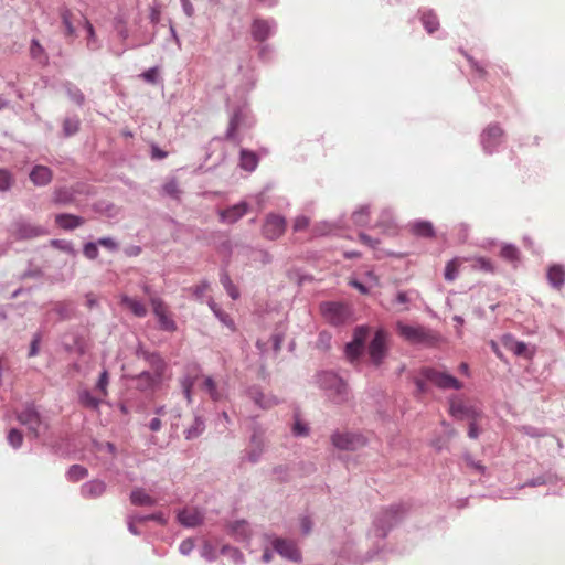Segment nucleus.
Masks as SVG:
<instances>
[{"instance_id": "nucleus-15", "label": "nucleus", "mask_w": 565, "mask_h": 565, "mask_svg": "<svg viewBox=\"0 0 565 565\" xmlns=\"http://www.w3.org/2000/svg\"><path fill=\"white\" fill-rule=\"evenodd\" d=\"M503 131L497 125H490L481 135V143L487 153H492L502 141Z\"/></svg>"}, {"instance_id": "nucleus-23", "label": "nucleus", "mask_w": 565, "mask_h": 565, "mask_svg": "<svg viewBox=\"0 0 565 565\" xmlns=\"http://www.w3.org/2000/svg\"><path fill=\"white\" fill-rule=\"evenodd\" d=\"M201 387L215 402L222 401L226 396L225 386L216 383L212 376H204Z\"/></svg>"}, {"instance_id": "nucleus-29", "label": "nucleus", "mask_w": 565, "mask_h": 565, "mask_svg": "<svg viewBox=\"0 0 565 565\" xmlns=\"http://www.w3.org/2000/svg\"><path fill=\"white\" fill-rule=\"evenodd\" d=\"M130 501L138 507H152L157 503L156 499L149 495L145 489L136 488L130 493Z\"/></svg>"}, {"instance_id": "nucleus-16", "label": "nucleus", "mask_w": 565, "mask_h": 565, "mask_svg": "<svg viewBox=\"0 0 565 565\" xmlns=\"http://www.w3.org/2000/svg\"><path fill=\"white\" fill-rule=\"evenodd\" d=\"M136 388L140 392H153L162 382V377L149 371H142L134 377Z\"/></svg>"}, {"instance_id": "nucleus-54", "label": "nucleus", "mask_w": 565, "mask_h": 565, "mask_svg": "<svg viewBox=\"0 0 565 565\" xmlns=\"http://www.w3.org/2000/svg\"><path fill=\"white\" fill-rule=\"evenodd\" d=\"M163 191L171 198L178 199L180 195V190L178 182L175 180H170L163 185Z\"/></svg>"}, {"instance_id": "nucleus-37", "label": "nucleus", "mask_w": 565, "mask_h": 565, "mask_svg": "<svg viewBox=\"0 0 565 565\" xmlns=\"http://www.w3.org/2000/svg\"><path fill=\"white\" fill-rule=\"evenodd\" d=\"M88 470L81 465H73L68 468L66 477L70 481L76 482L87 477Z\"/></svg>"}, {"instance_id": "nucleus-35", "label": "nucleus", "mask_w": 565, "mask_h": 565, "mask_svg": "<svg viewBox=\"0 0 565 565\" xmlns=\"http://www.w3.org/2000/svg\"><path fill=\"white\" fill-rule=\"evenodd\" d=\"M205 429V423L200 416H195L193 424L184 431L188 440L194 439L202 435Z\"/></svg>"}, {"instance_id": "nucleus-55", "label": "nucleus", "mask_w": 565, "mask_h": 565, "mask_svg": "<svg viewBox=\"0 0 565 565\" xmlns=\"http://www.w3.org/2000/svg\"><path fill=\"white\" fill-rule=\"evenodd\" d=\"M136 516V521L138 523H142V522H147V521H157L159 523H164L166 520L163 518V514L158 512V513H152V514H147V515H140V514H135Z\"/></svg>"}, {"instance_id": "nucleus-53", "label": "nucleus", "mask_w": 565, "mask_h": 565, "mask_svg": "<svg viewBox=\"0 0 565 565\" xmlns=\"http://www.w3.org/2000/svg\"><path fill=\"white\" fill-rule=\"evenodd\" d=\"M194 385V380L191 376H185L181 380V387L188 403L192 402L191 391Z\"/></svg>"}, {"instance_id": "nucleus-11", "label": "nucleus", "mask_w": 565, "mask_h": 565, "mask_svg": "<svg viewBox=\"0 0 565 565\" xmlns=\"http://www.w3.org/2000/svg\"><path fill=\"white\" fill-rule=\"evenodd\" d=\"M150 303L161 330L172 332L177 329L174 320L168 315L167 306L162 299L150 297Z\"/></svg>"}, {"instance_id": "nucleus-30", "label": "nucleus", "mask_w": 565, "mask_h": 565, "mask_svg": "<svg viewBox=\"0 0 565 565\" xmlns=\"http://www.w3.org/2000/svg\"><path fill=\"white\" fill-rule=\"evenodd\" d=\"M55 222L64 230H74L84 224V218L72 214H57Z\"/></svg>"}, {"instance_id": "nucleus-40", "label": "nucleus", "mask_w": 565, "mask_h": 565, "mask_svg": "<svg viewBox=\"0 0 565 565\" xmlns=\"http://www.w3.org/2000/svg\"><path fill=\"white\" fill-rule=\"evenodd\" d=\"M221 284L223 285L224 289L227 291L228 296L232 299H237L239 297V291L236 288V286L232 282L230 276L226 273L221 274Z\"/></svg>"}, {"instance_id": "nucleus-14", "label": "nucleus", "mask_w": 565, "mask_h": 565, "mask_svg": "<svg viewBox=\"0 0 565 565\" xmlns=\"http://www.w3.org/2000/svg\"><path fill=\"white\" fill-rule=\"evenodd\" d=\"M286 230V220L276 214H270L266 217L263 226V234L268 239L279 238Z\"/></svg>"}, {"instance_id": "nucleus-26", "label": "nucleus", "mask_w": 565, "mask_h": 565, "mask_svg": "<svg viewBox=\"0 0 565 565\" xmlns=\"http://www.w3.org/2000/svg\"><path fill=\"white\" fill-rule=\"evenodd\" d=\"M502 342L505 349L511 351L513 354L524 358L531 356V351L525 342L518 341L511 335H504L502 338Z\"/></svg>"}, {"instance_id": "nucleus-4", "label": "nucleus", "mask_w": 565, "mask_h": 565, "mask_svg": "<svg viewBox=\"0 0 565 565\" xmlns=\"http://www.w3.org/2000/svg\"><path fill=\"white\" fill-rule=\"evenodd\" d=\"M420 375L428 380L434 386L439 390H455L460 391L463 387V383L458 379L449 374L448 372L434 367H423Z\"/></svg>"}, {"instance_id": "nucleus-10", "label": "nucleus", "mask_w": 565, "mask_h": 565, "mask_svg": "<svg viewBox=\"0 0 565 565\" xmlns=\"http://www.w3.org/2000/svg\"><path fill=\"white\" fill-rule=\"evenodd\" d=\"M253 120L249 118V111L246 107L236 108L230 118V125L226 130V138L233 141H238L236 138V130L241 127H250Z\"/></svg>"}, {"instance_id": "nucleus-22", "label": "nucleus", "mask_w": 565, "mask_h": 565, "mask_svg": "<svg viewBox=\"0 0 565 565\" xmlns=\"http://www.w3.org/2000/svg\"><path fill=\"white\" fill-rule=\"evenodd\" d=\"M137 355L148 362L152 370L151 373L163 377V373L166 371V362L158 353L138 350Z\"/></svg>"}, {"instance_id": "nucleus-39", "label": "nucleus", "mask_w": 565, "mask_h": 565, "mask_svg": "<svg viewBox=\"0 0 565 565\" xmlns=\"http://www.w3.org/2000/svg\"><path fill=\"white\" fill-rule=\"evenodd\" d=\"M422 22H423V24H424V26H425V29L427 30L428 33H433L439 26V22H438L437 17L433 12H430V11L423 13Z\"/></svg>"}, {"instance_id": "nucleus-51", "label": "nucleus", "mask_w": 565, "mask_h": 565, "mask_svg": "<svg viewBox=\"0 0 565 565\" xmlns=\"http://www.w3.org/2000/svg\"><path fill=\"white\" fill-rule=\"evenodd\" d=\"M290 468L287 465H278L273 468V476L278 481H287L289 478Z\"/></svg>"}, {"instance_id": "nucleus-62", "label": "nucleus", "mask_w": 565, "mask_h": 565, "mask_svg": "<svg viewBox=\"0 0 565 565\" xmlns=\"http://www.w3.org/2000/svg\"><path fill=\"white\" fill-rule=\"evenodd\" d=\"M194 548V541L192 539L183 540L180 543L179 551L182 555H189Z\"/></svg>"}, {"instance_id": "nucleus-50", "label": "nucleus", "mask_w": 565, "mask_h": 565, "mask_svg": "<svg viewBox=\"0 0 565 565\" xmlns=\"http://www.w3.org/2000/svg\"><path fill=\"white\" fill-rule=\"evenodd\" d=\"M472 267L475 269L483 270V271H487V273H493L494 271V267H493L492 263L488 258H484V257H476L473 259Z\"/></svg>"}, {"instance_id": "nucleus-64", "label": "nucleus", "mask_w": 565, "mask_h": 565, "mask_svg": "<svg viewBox=\"0 0 565 565\" xmlns=\"http://www.w3.org/2000/svg\"><path fill=\"white\" fill-rule=\"evenodd\" d=\"M427 382H428V380H425V377L422 376L420 374H419V376H417L414 380V383L416 385V390H417L418 394H424L427 392V390H428Z\"/></svg>"}, {"instance_id": "nucleus-20", "label": "nucleus", "mask_w": 565, "mask_h": 565, "mask_svg": "<svg viewBox=\"0 0 565 565\" xmlns=\"http://www.w3.org/2000/svg\"><path fill=\"white\" fill-rule=\"evenodd\" d=\"M106 489L105 481L93 479L82 484L81 495L85 499H97L106 492Z\"/></svg>"}, {"instance_id": "nucleus-49", "label": "nucleus", "mask_w": 565, "mask_h": 565, "mask_svg": "<svg viewBox=\"0 0 565 565\" xmlns=\"http://www.w3.org/2000/svg\"><path fill=\"white\" fill-rule=\"evenodd\" d=\"M71 17H72V13H71V11L67 8H62L61 9V19H62V22H63V24L65 26L67 35H74L75 34V28L72 24Z\"/></svg>"}, {"instance_id": "nucleus-60", "label": "nucleus", "mask_w": 565, "mask_h": 565, "mask_svg": "<svg viewBox=\"0 0 565 565\" xmlns=\"http://www.w3.org/2000/svg\"><path fill=\"white\" fill-rule=\"evenodd\" d=\"M141 77L148 83L156 84L158 82V68L151 67L147 70L141 74Z\"/></svg>"}, {"instance_id": "nucleus-32", "label": "nucleus", "mask_w": 565, "mask_h": 565, "mask_svg": "<svg viewBox=\"0 0 565 565\" xmlns=\"http://www.w3.org/2000/svg\"><path fill=\"white\" fill-rule=\"evenodd\" d=\"M412 233L420 237H433L435 235L434 226L428 221H415L409 224Z\"/></svg>"}, {"instance_id": "nucleus-1", "label": "nucleus", "mask_w": 565, "mask_h": 565, "mask_svg": "<svg viewBox=\"0 0 565 565\" xmlns=\"http://www.w3.org/2000/svg\"><path fill=\"white\" fill-rule=\"evenodd\" d=\"M316 383L326 392L327 397L334 404H342L349 398L347 384L333 372H319L316 375Z\"/></svg>"}, {"instance_id": "nucleus-57", "label": "nucleus", "mask_w": 565, "mask_h": 565, "mask_svg": "<svg viewBox=\"0 0 565 565\" xmlns=\"http://www.w3.org/2000/svg\"><path fill=\"white\" fill-rule=\"evenodd\" d=\"M109 382L108 372L104 370L96 384V390H98L104 396L107 395V385Z\"/></svg>"}, {"instance_id": "nucleus-45", "label": "nucleus", "mask_w": 565, "mask_h": 565, "mask_svg": "<svg viewBox=\"0 0 565 565\" xmlns=\"http://www.w3.org/2000/svg\"><path fill=\"white\" fill-rule=\"evenodd\" d=\"M66 92L68 97L76 103L77 105H83L85 97L79 88H77L75 85L67 83L66 84Z\"/></svg>"}, {"instance_id": "nucleus-56", "label": "nucleus", "mask_w": 565, "mask_h": 565, "mask_svg": "<svg viewBox=\"0 0 565 565\" xmlns=\"http://www.w3.org/2000/svg\"><path fill=\"white\" fill-rule=\"evenodd\" d=\"M98 244L97 242L96 243H93V242H89V243H86L84 245V249H83V253L84 255L88 258V259H96L98 257V248H97Z\"/></svg>"}, {"instance_id": "nucleus-3", "label": "nucleus", "mask_w": 565, "mask_h": 565, "mask_svg": "<svg viewBox=\"0 0 565 565\" xmlns=\"http://www.w3.org/2000/svg\"><path fill=\"white\" fill-rule=\"evenodd\" d=\"M396 329L401 337L413 344L434 345L437 341V335L423 326L397 322Z\"/></svg>"}, {"instance_id": "nucleus-17", "label": "nucleus", "mask_w": 565, "mask_h": 565, "mask_svg": "<svg viewBox=\"0 0 565 565\" xmlns=\"http://www.w3.org/2000/svg\"><path fill=\"white\" fill-rule=\"evenodd\" d=\"M248 211V204L242 201L235 205L230 206L226 210L218 212L220 221L226 224H234L242 218Z\"/></svg>"}, {"instance_id": "nucleus-52", "label": "nucleus", "mask_w": 565, "mask_h": 565, "mask_svg": "<svg viewBox=\"0 0 565 565\" xmlns=\"http://www.w3.org/2000/svg\"><path fill=\"white\" fill-rule=\"evenodd\" d=\"M369 329L365 326L356 327L353 333V342L356 344L364 347V341L367 337Z\"/></svg>"}, {"instance_id": "nucleus-38", "label": "nucleus", "mask_w": 565, "mask_h": 565, "mask_svg": "<svg viewBox=\"0 0 565 565\" xmlns=\"http://www.w3.org/2000/svg\"><path fill=\"white\" fill-rule=\"evenodd\" d=\"M78 398L82 405L92 409H97L100 404V399L86 390L79 393Z\"/></svg>"}, {"instance_id": "nucleus-12", "label": "nucleus", "mask_w": 565, "mask_h": 565, "mask_svg": "<svg viewBox=\"0 0 565 565\" xmlns=\"http://www.w3.org/2000/svg\"><path fill=\"white\" fill-rule=\"evenodd\" d=\"M332 444L340 450H355L365 444V439L358 434L334 433L331 436Z\"/></svg>"}, {"instance_id": "nucleus-24", "label": "nucleus", "mask_w": 565, "mask_h": 565, "mask_svg": "<svg viewBox=\"0 0 565 565\" xmlns=\"http://www.w3.org/2000/svg\"><path fill=\"white\" fill-rule=\"evenodd\" d=\"M249 398L260 408L267 409L278 404V399L273 395H265L258 387L253 386L247 392Z\"/></svg>"}, {"instance_id": "nucleus-2", "label": "nucleus", "mask_w": 565, "mask_h": 565, "mask_svg": "<svg viewBox=\"0 0 565 565\" xmlns=\"http://www.w3.org/2000/svg\"><path fill=\"white\" fill-rule=\"evenodd\" d=\"M404 513L405 510L399 504L381 510L373 521L372 533L374 536L384 539L390 530L401 521Z\"/></svg>"}, {"instance_id": "nucleus-59", "label": "nucleus", "mask_w": 565, "mask_h": 565, "mask_svg": "<svg viewBox=\"0 0 565 565\" xmlns=\"http://www.w3.org/2000/svg\"><path fill=\"white\" fill-rule=\"evenodd\" d=\"M97 244L111 252L117 250L119 247L118 243L111 237H102L97 241Z\"/></svg>"}, {"instance_id": "nucleus-43", "label": "nucleus", "mask_w": 565, "mask_h": 565, "mask_svg": "<svg viewBox=\"0 0 565 565\" xmlns=\"http://www.w3.org/2000/svg\"><path fill=\"white\" fill-rule=\"evenodd\" d=\"M354 224L364 226L369 223V206H362L352 214Z\"/></svg>"}, {"instance_id": "nucleus-7", "label": "nucleus", "mask_w": 565, "mask_h": 565, "mask_svg": "<svg viewBox=\"0 0 565 565\" xmlns=\"http://www.w3.org/2000/svg\"><path fill=\"white\" fill-rule=\"evenodd\" d=\"M388 335L384 330H377L369 344L367 353L371 363L379 367L385 360L388 352Z\"/></svg>"}, {"instance_id": "nucleus-28", "label": "nucleus", "mask_w": 565, "mask_h": 565, "mask_svg": "<svg viewBox=\"0 0 565 565\" xmlns=\"http://www.w3.org/2000/svg\"><path fill=\"white\" fill-rule=\"evenodd\" d=\"M51 312L55 313L58 320H70L75 315V305L72 301L55 302Z\"/></svg>"}, {"instance_id": "nucleus-31", "label": "nucleus", "mask_w": 565, "mask_h": 565, "mask_svg": "<svg viewBox=\"0 0 565 565\" xmlns=\"http://www.w3.org/2000/svg\"><path fill=\"white\" fill-rule=\"evenodd\" d=\"M120 301L121 305L129 309L136 317L143 318L147 316V308L141 301L126 295L121 296Z\"/></svg>"}, {"instance_id": "nucleus-58", "label": "nucleus", "mask_w": 565, "mask_h": 565, "mask_svg": "<svg viewBox=\"0 0 565 565\" xmlns=\"http://www.w3.org/2000/svg\"><path fill=\"white\" fill-rule=\"evenodd\" d=\"M201 556L209 562L215 561L217 557L215 548L210 544L205 543L201 550Z\"/></svg>"}, {"instance_id": "nucleus-8", "label": "nucleus", "mask_w": 565, "mask_h": 565, "mask_svg": "<svg viewBox=\"0 0 565 565\" xmlns=\"http://www.w3.org/2000/svg\"><path fill=\"white\" fill-rule=\"evenodd\" d=\"M320 309L324 319L333 326L345 323L351 313L349 307L340 302H323Z\"/></svg>"}, {"instance_id": "nucleus-36", "label": "nucleus", "mask_w": 565, "mask_h": 565, "mask_svg": "<svg viewBox=\"0 0 565 565\" xmlns=\"http://www.w3.org/2000/svg\"><path fill=\"white\" fill-rule=\"evenodd\" d=\"M221 554L228 557L235 565H242L244 563V556L236 547L224 545L221 550Z\"/></svg>"}, {"instance_id": "nucleus-13", "label": "nucleus", "mask_w": 565, "mask_h": 565, "mask_svg": "<svg viewBox=\"0 0 565 565\" xmlns=\"http://www.w3.org/2000/svg\"><path fill=\"white\" fill-rule=\"evenodd\" d=\"M449 413L456 419L477 420L481 416V412L473 406L467 405L461 399L451 398L449 401Z\"/></svg>"}, {"instance_id": "nucleus-18", "label": "nucleus", "mask_w": 565, "mask_h": 565, "mask_svg": "<svg viewBox=\"0 0 565 565\" xmlns=\"http://www.w3.org/2000/svg\"><path fill=\"white\" fill-rule=\"evenodd\" d=\"M275 29V21L256 19L252 25V34L254 40L263 42L274 33Z\"/></svg>"}, {"instance_id": "nucleus-61", "label": "nucleus", "mask_w": 565, "mask_h": 565, "mask_svg": "<svg viewBox=\"0 0 565 565\" xmlns=\"http://www.w3.org/2000/svg\"><path fill=\"white\" fill-rule=\"evenodd\" d=\"M11 186V175L6 170H0V191H7Z\"/></svg>"}, {"instance_id": "nucleus-47", "label": "nucleus", "mask_w": 565, "mask_h": 565, "mask_svg": "<svg viewBox=\"0 0 565 565\" xmlns=\"http://www.w3.org/2000/svg\"><path fill=\"white\" fill-rule=\"evenodd\" d=\"M501 257L507 260L514 262L519 257V249L512 244H504L501 248Z\"/></svg>"}, {"instance_id": "nucleus-63", "label": "nucleus", "mask_w": 565, "mask_h": 565, "mask_svg": "<svg viewBox=\"0 0 565 565\" xmlns=\"http://www.w3.org/2000/svg\"><path fill=\"white\" fill-rule=\"evenodd\" d=\"M456 277H457L456 264H455V260H450L445 268V279L451 281Z\"/></svg>"}, {"instance_id": "nucleus-33", "label": "nucleus", "mask_w": 565, "mask_h": 565, "mask_svg": "<svg viewBox=\"0 0 565 565\" xmlns=\"http://www.w3.org/2000/svg\"><path fill=\"white\" fill-rule=\"evenodd\" d=\"M548 282L554 288H561L565 282V270L561 265H553L547 271Z\"/></svg>"}, {"instance_id": "nucleus-42", "label": "nucleus", "mask_w": 565, "mask_h": 565, "mask_svg": "<svg viewBox=\"0 0 565 565\" xmlns=\"http://www.w3.org/2000/svg\"><path fill=\"white\" fill-rule=\"evenodd\" d=\"M79 129V119L77 117H67L63 122V130L66 137L76 134Z\"/></svg>"}, {"instance_id": "nucleus-21", "label": "nucleus", "mask_w": 565, "mask_h": 565, "mask_svg": "<svg viewBox=\"0 0 565 565\" xmlns=\"http://www.w3.org/2000/svg\"><path fill=\"white\" fill-rule=\"evenodd\" d=\"M203 513L196 508H185L178 513V521L186 527H194L202 524Z\"/></svg>"}, {"instance_id": "nucleus-44", "label": "nucleus", "mask_w": 565, "mask_h": 565, "mask_svg": "<svg viewBox=\"0 0 565 565\" xmlns=\"http://www.w3.org/2000/svg\"><path fill=\"white\" fill-rule=\"evenodd\" d=\"M7 440L11 447L18 449L23 443V435L19 429L11 428L8 433Z\"/></svg>"}, {"instance_id": "nucleus-34", "label": "nucleus", "mask_w": 565, "mask_h": 565, "mask_svg": "<svg viewBox=\"0 0 565 565\" xmlns=\"http://www.w3.org/2000/svg\"><path fill=\"white\" fill-rule=\"evenodd\" d=\"M239 164L246 171H254L258 166V157L255 152L246 149L241 150Z\"/></svg>"}, {"instance_id": "nucleus-9", "label": "nucleus", "mask_w": 565, "mask_h": 565, "mask_svg": "<svg viewBox=\"0 0 565 565\" xmlns=\"http://www.w3.org/2000/svg\"><path fill=\"white\" fill-rule=\"evenodd\" d=\"M265 430L260 426L255 425L249 437V447L245 451L246 459L252 463L258 462L265 452Z\"/></svg>"}, {"instance_id": "nucleus-27", "label": "nucleus", "mask_w": 565, "mask_h": 565, "mask_svg": "<svg viewBox=\"0 0 565 565\" xmlns=\"http://www.w3.org/2000/svg\"><path fill=\"white\" fill-rule=\"evenodd\" d=\"M31 181L38 186H44L52 180V171L45 166H35L30 172Z\"/></svg>"}, {"instance_id": "nucleus-19", "label": "nucleus", "mask_w": 565, "mask_h": 565, "mask_svg": "<svg viewBox=\"0 0 565 565\" xmlns=\"http://www.w3.org/2000/svg\"><path fill=\"white\" fill-rule=\"evenodd\" d=\"M274 548L278 554L289 561L297 562L300 559V552L292 541L276 539L274 541Z\"/></svg>"}, {"instance_id": "nucleus-48", "label": "nucleus", "mask_w": 565, "mask_h": 565, "mask_svg": "<svg viewBox=\"0 0 565 565\" xmlns=\"http://www.w3.org/2000/svg\"><path fill=\"white\" fill-rule=\"evenodd\" d=\"M393 216L391 211L385 210L382 212L381 217L376 224L377 227L383 228V231L387 232L393 227Z\"/></svg>"}, {"instance_id": "nucleus-25", "label": "nucleus", "mask_w": 565, "mask_h": 565, "mask_svg": "<svg viewBox=\"0 0 565 565\" xmlns=\"http://www.w3.org/2000/svg\"><path fill=\"white\" fill-rule=\"evenodd\" d=\"M228 532L238 542H247L252 534L249 524L244 520L231 523L228 525Z\"/></svg>"}, {"instance_id": "nucleus-41", "label": "nucleus", "mask_w": 565, "mask_h": 565, "mask_svg": "<svg viewBox=\"0 0 565 565\" xmlns=\"http://www.w3.org/2000/svg\"><path fill=\"white\" fill-rule=\"evenodd\" d=\"M363 347L356 344L355 342L351 341L345 345V356L350 362L356 361L360 355L362 354Z\"/></svg>"}, {"instance_id": "nucleus-6", "label": "nucleus", "mask_w": 565, "mask_h": 565, "mask_svg": "<svg viewBox=\"0 0 565 565\" xmlns=\"http://www.w3.org/2000/svg\"><path fill=\"white\" fill-rule=\"evenodd\" d=\"M17 419L28 428L34 438H38L41 435L42 428H45L41 415L33 404H28L21 412H17Z\"/></svg>"}, {"instance_id": "nucleus-46", "label": "nucleus", "mask_w": 565, "mask_h": 565, "mask_svg": "<svg viewBox=\"0 0 565 565\" xmlns=\"http://www.w3.org/2000/svg\"><path fill=\"white\" fill-rule=\"evenodd\" d=\"M84 28L86 29L87 35H88V41H87L88 49L97 50L99 47V45L97 43L95 30L93 28V24L87 19L84 20Z\"/></svg>"}, {"instance_id": "nucleus-5", "label": "nucleus", "mask_w": 565, "mask_h": 565, "mask_svg": "<svg viewBox=\"0 0 565 565\" xmlns=\"http://www.w3.org/2000/svg\"><path fill=\"white\" fill-rule=\"evenodd\" d=\"M8 231L17 241L33 239L47 234L45 227L22 217L14 220Z\"/></svg>"}]
</instances>
